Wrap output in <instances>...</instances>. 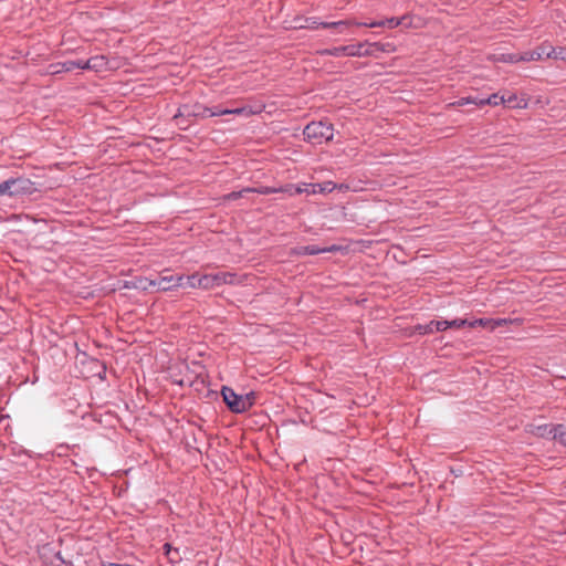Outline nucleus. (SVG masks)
<instances>
[{
  "instance_id": "f257e3e1",
  "label": "nucleus",
  "mask_w": 566,
  "mask_h": 566,
  "mask_svg": "<svg viewBox=\"0 0 566 566\" xmlns=\"http://www.w3.org/2000/svg\"><path fill=\"white\" fill-rule=\"evenodd\" d=\"M227 114H235V115H245L249 116L253 114V112L248 107H238V108H221L219 106L209 108L202 106L200 104L195 105H182L179 107L178 113L174 116L176 124L178 126H184L181 118L184 117H212L219 115Z\"/></svg>"
},
{
  "instance_id": "f03ea898",
  "label": "nucleus",
  "mask_w": 566,
  "mask_h": 566,
  "mask_svg": "<svg viewBox=\"0 0 566 566\" xmlns=\"http://www.w3.org/2000/svg\"><path fill=\"white\" fill-rule=\"evenodd\" d=\"M333 125L325 122H312L304 128L305 139L314 145L327 143L334 136Z\"/></svg>"
},
{
  "instance_id": "7ed1b4c3",
  "label": "nucleus",
  "mask_w": 566,
  "mask_h": 566,
  "mask_svg": "<svg viewBox=\"0 0 566 566\" xmlns=\"http://www.w3.org/2000/svg\"><path fill=\"white\" fill-rule=\"evenodd\" d=\"M34 182L29 178H11L0 184V196L31 195L35 191Z\"/></svg>"
},
{
  "instance_id": "20e7f679",
  "label": "nucleus",
  "mask_w": 566,
  "mask_h": 566,
  "mask_svg": "<svg viewBox=\"0 0 566 566\" xmlns=\"http://www.w3.org/2000/svg\"><path fill=\"white\" fill-rule=\"evenodd\" d=\"M184 275H172L168 270H166L156 279L151 280L153 290L170 291L174 287L184 286Z\"/></svg>"
},
{
  "instance_id": "39448f33",
  "label": "nucleus",
  "mask_w": 566,
  "mask_h": 566,
  "mask_svg": "<svg viewBox=\"0 0 566 566\" xmlns=\"http://www.w3.org/2000/svg\"><path fill=\"white\" fill-rule=\"evenodd\" d=\"M221 395L223 397V401L232 412H243V410H241V402L243 401L241 400V395H237L231 388L226 386L222 387Z\"/></svg>"
},
{
  "instance_id": "423d86ee",
  "label": "nucleus",
  "mask_w": 566,
  "mask_h": 566,
  "mask_svg": "<svg viewBox=\"0 0 566 566\" xmlns=\"http://www.w3.org/2000/svg\"><path fill=\"white\" fill-rule=\"evenodd\" d=\"M311 189L308 188H305V189H302V188H296L295 189V192L296 193H301L303 191L305 192H308V193H326V192H331L335 189L336 185L332 181H326V182H323V184H312L310 185Z\"/></svg>"
},
{
  "instance_id": "0eeeda50",
  "label": "nucleus",
  "mask_w": 566,
  "mask_h": 566,
  "mask_svg": "<svg viewBox=\"0 0 566 566\" xmlns=\"http://www.w3.org/2000/svg\"><path fill=\"white\" fill-rule=\"evenodd\" d=\"M198 284H199V287L205 289V290H209V289H213V287L222 285L219 272L213 273V274H205V275L200 276Z\"/></svg>"
},
{
  "instance_id": "6e6552de",
  "label": "nucleus",
  "mask_w": 566,
  "mask_h": 566,
  "mask_svg": "<svg viewBox=\"0 0 566 566\" xmlns=\"http://www.w3.org/2000/svg\"><path fill=\"white\" fill-rule=\"evenodd\" d=\"M407 19L408 18H390L381 21L363 22V25L368 28L388 27L390 29H395L403 23V21H407Z\"/></svg>"
},
{
  "instance_id": "1a4fd4ad",
  "label": "nucleus",
  "mask_w": 566,
  "mask_h": 566,
  "mask_svg": "<svg viewBox=\"0 0 566 566\" xmlns=\"http://www.w3.org/2000/svg\"><path fill=\"white\" fill-rule=\"evenodd\" d=\"M126 289H135L142 291L153 290V282L147 277H135L132 281L125 282L124 285Z\"/></svg>"
},
{
  "instance_id": "9d476101",
  "label": "nucleus",
  "mask_w": 566,
  "mask_h": 566,
  "mask_svg": "<svg viewBox=\"0 0 566 566\" xmlns=\"http://www.w3.org/2000/svg\"><path fill=\"white\" fill-rule=\"evenodd\" d=\"M107 62L105 56L97 55L88 59L87 61H84V69L85 70H93L95 72L102 71L106 66Z\"/></svg>"
},
{
  "instance_id": "9b49d317",
  "label": "nucleus",
  "mask_w": 566,
  "mask_h": 566,
  "mask_svg": "<svg viewBox=\"0 0 566 566\" xmlns=\"http://www.w3.org/2000/svg\"><path fill=\"white\" fill-rule=\"evenodd\" d=\"M291 253L294 255H316L324 253V250H321V248L316 245H302L292 249Z\"/></svg>"
},
{
  "instance_id": "f8f14e48",
  "label": "nucleus",
  "mask_w": 566,
  "mask_h": 566,
  "mask_svg": "<svg viewBox=\"0 0 566 566\" xmlns=\"http://www.w3.org/2000/svg\"><path fill=\"white\" fill-rule=\"evenodd\" d=\"M321 24H322L323 28L336 29L339 33L344 32V30L347 29L350 25H363V23H358V22H355L353 20L326 22V23H321Z\"/></svg>"
},
{
  "instance_id": "ddd939ff",
  "label": "nucleus",
  "mask_w": 566,
  "mask_h": 566,
  "mask_svg": "<svg viewBox=\"0 0 566 566\" xmlns=\"http://www.w3.org/2000/svg\"><path fill=\"white\" fill-rule=\"evenodd\" d=\"M548 51L545 48H538L531 52H525L521 54V61H538L543 57V55H546Z\"/></svg>"
},
{
  "instance_id": "4468645a",
  "label": "nucleus",
  "mask_w": 566,
  "mask_h": 566,
  "mask_svg": "<svg viewBox=\"0 0 566 566\" xmlns=\"http://www.w3.org/2000/svg\"><path fill=\"white\" fill-rule=\"evenodd\" d=\"M60 65H61V70H56V71H54V73H59L61 71L71 72L75 69H84V61L83 60L65 61V62L61 63Z\"/></svg>"
},
{
  "instance_id": "2eb2a0df",
  "label": "nucleus",
  "mask_w": 566,
  "mask_h": 566,
  "mask_svg": "<svg viewBox=\"0 0 566 566\" xmlns=\"http://www.w3.org/2000/svg\"><path fill=\"white\" fill-rule=\"evenodd\" d=\"M500 104H504V95H500L499 93H494L485 99H479V103H478L479 106H483V105L497 106Z\"/></svg>"
},
{
  "instance_id": "dca6fc26",
  "label": "nucleus",
  "mask_w": 566,
  "mask_h": 566,
  "mask_svg": "<svg viewBox=\"0 0 566 566\" xmlns=\"http://www.w3.org/2000/svg\"><path fill=\"white\" fill-rule=\"evenodd\" d=\"M555 430H556V427H552L548 424H542V426L533 427L531 432H533L534 434H536L538 437H546V436H551V434L554 436Z\"/></svg>"
},
{
  "instance_id": "f3484780",
  "label": "nucleus",
  "mask_w": 566,
  "mask_h": 566,
  "mask_svg": "<svg viewBox=\"0 0 566 566\" xmlns=\"http://www.w3.org/2000/svg\"><path fill=\"white\" fill-rule=\"evenodd\" d=\"M495 62L517 63L521 62V54L507 53L494 56Z\"/></svg>"
},
{
  "instance_id": "a211bd4d",
  "label": "nucleus",
  "mask_w": 566,
  "mask_h": 566,
  "mask_svg": "<svg viewBox=\"0 0 566 566\" xmlns=\"http://www.w3.org/2000/svg\"><path fill=\"white\" fill-rule=\"evenodd\" d=\"M250 190H251V192H256L260 195H271V193H276V192H282V191H289L287 188H273V187H265V186L258 187V188H250Z\"/></svg>"
},
{
  "instance_id": "6ab92c4d",
  "label": "nucleus",
  "mask_w": 566,
  "mask_h": 566,
  "mask_svg": "<svg viewBox=\"0 0 566 566\" xmlns=\"http://www.w3.org/2000/svg\"><path fill=\"white\" fill-rule=\"evenodd\" d=\"M241 400H243L241 403V410L247 411L248 409H250L254 402H255V392L251 391L247 395H241Z\"/></svg>"
},
{
  "instance_id": "aec40b11",
  "label": "nucleus",
  "mask_w": 566,
  "mask_h": 566,
  "mask_svg": "<svg viewBox=\"0 0 566 566\" xmlns=\"http://www.w3.org/2000/svg\"><path fill=\"white\" fill-rule=\"evenodd\" d=\"M554 440L566 447V426L558 424L554 433Z\"/></svg>"
},
{
  "instance_id": "412c9836",
  "label": "nucleus",
  "mask_w": 566,
  "mask_h": 566,
  "mask_svg": "<svg viewBox=\"0 0 566 566\" xmlns=\"http://www.w3.org/2000/svg\"><path fill=\"white\" fill-rule=\"evenodd\" d=\"M221 283L223 284H235L239 282L238 275L231 272H219Z\"/></svg>"
},
{
  "instance_id": "4be33fe9",
  "label": "nucleus",
  "mask_w": 566,
  "mask_h": 566,
  "mask_svg": "<svg viewBox=\"0 0 566 566\" xmlns=\"http://www.w3.org/2000/svg\"><path fill=\"white\" fill-rule=\"evenodd\" d=\"M546 56L566 61V49L559 48L557 50L554 48H549L548 52L546 53Z\"/></svg>"
},
{
  "instance_id": "5701e85b",
  "label": "nucleus",
  "mask_w": 566,
  "mask_h": 566,
  "mask_svg": "<svg viewBox=\"0 0 566 566\" xmlns=\"http://www.w3.org/2000/svg\"><path fill=\"white\" fill-rule=\"evenodd\" d=\"M305 24H298L294 25L295 29H317L318 27H322V22H318L315 18H305L304 19Z\"/></svg>"
},
{
  "instance_id": "b1692460",
  "label": "nucleus",
  "mask_w": 566,
  "mask_h": 566,
  "mask_svg": "<svg viewBox=\"0 0 566 566\" xmlns=\"http://www.w3.org/2000/svg\"><path fill=\"white\" fill-rule=\"evenodd\" d=\"M369 48H374L375 53L377 51H381V52H394L395 51V46L391 43L375 42V43H369Z\"/></svg>"
},
{
  "instance_id": "393cba45",
  "label": "nucleus",
  "mask_w": 566,
  "mask_h": 566,
  "mask_svg": "<svg viewBox=\"0 0 566 566\" xmlns=\"http://www.w3.org/2000/svg\"><path fill=\"white\" fill-rule=\"evenodd\" d=\"M250 192H251L250 188H243L240 191H232V192H230L224 198L227 200H237L239 198H243L247 193H250Z\"/></svg>"
},
{
  "instance_id": "a878e982",
  "label": "nucleus",
  "mask_w": 566,
  "mask_h": 566,
  "mask_svg": "<svg viewBox=\"0 0 566 566\" xmlns=\"http://www.w3.org/2000/svg\"><path fill=\"white\" fill-rule=\"evenodd\" d=\"M199 280H200V276H198L197 274L185 276L184 286L187 285L189 287H199V284H198Z\"/></svg>"
},
{
  "instance_id": "bb28decb",
  "label": "nucleus",
  "mask_w": 566,
  "mask_h": 566,
  "mask_svg": "<svg viewBox=\"0 0 566 566\" xmlns=\"http://www.w3.org/2000/svg\"><path fill=\"white\" fill-rule=\"evenodd\" d=\"M416 329L419 332V334H430L436 331L433 321L426 325H418Z\"/></svg>"
},
{
  "instance_id": "cd10ccee",
  "label": "nucleus",
  "mask_w": 566,
  "mask_h": 566,
  "mask_svg": "<svg viewBox=\"0 0 566 566\" xmlns=\"http://www.w3.org/2000/svg\"><path fill=\"white\" fill-rule=\"evenodd\" d=\"M321 54L323 55H334V56H340L344 55L343 46H337L333 49H325L321 51Z\"/></svg>"
},
{
  "instance_id": "c85d7f7f",
  "label": "nucleus",
  "mask_w": 566,
  "mask_h": 566,
  "mask_svg": "<svg viewBox=\"0 0 566 566\" xmlns=\"http://www.w3.org/2000/svg\"><path fill=\"white\" fill-rule=\"evenodd\" d=\"M504 104H507L510 107H525L526 106V104L521 106L520 103H517L516 95H514V94L510 95L509 97L504 96Z\"/></svg>"
},
{
  "instance_id": "c756f323",
  "label": "nucleus",
  "mask_w": 566,
  "mask_h": 566,
  "mask_svg": "<svg viewBox=\"0 0 566 566\" xmlns=\"http://www.w3.org/2000/svg\"><path fill=\"white\" fill-rule=\"evenodd\" d=\"M478 103H479L478 98L462 97L459 101H457L455 103H453L452 105H457V106H463L465 104H475V105H478Z\"/></svg>"
},
{
  "instance_id": "7c9ffc66",
  "label": "nucleus",
  "mask_w": 566,
  "mask_h": 566,
  "mask_svg": "<svg viewBox=\"0 0 566 566\" xmlns=\"http://www.w3.org/2000/svg\"><path fill=\"white\" fill-rule=\"evenodd\" d=\"M343 52H344V55H346V56H356L357 48L355 44L344 45Z\"/></svg>"
},
{
  "instance_id": "2f4dec72",
  "label": "nucleus",
  "mask_w": 566,
  "mask_h": 566,
  "mask_svg": "<svg viewBox=\"0 0 566 566\" xmlns=\"http://www.w3.org/2000/svg\"><path fill=\"white\" fill-rule=\"evenodd\" d=\"M401 18H408L407 21H403L400 25L403 28H417L418 24L413 22L415 18L412 15L406 14Z\"/></svg>"
},
{
  "instance_id": "473e14b6",
  "label": "nucleus",
  "mask_w": 566,
  "mask_h": 566,
  "mask_svg": "<svg viewBox=\"0 0 566 566\" xmlns=\"http://www.w3.org/2000/svg\"><path fill=\"white\" fill-rule=\"evenodd\" d=\"M471 326H475V325H481V326H484V327H490L492 326V319H484V318H480V319H476L472 323H470Z\"/></svg>"
},
{
  "instance_id": "72a5a7b5",
  "label": "nucleus",
  "mask_w": 566,
  "mask_h": 566,
  "mask_svg": "<svg viewBox=\"0 0 566 566\" xmlns=\"http://www.w3.org/2000/svg\"><path fill=\"white\" fill-rule=\"evenodd\" d=\"M433 324H434V329L437 332L444 331L447 327H449L448 321H433Z\"/></svg>"
},
{
  "instance_id": "f704fd0d",
  "label": "nucleus",
  "mask_w": 566,
  "mask_h": 566,
  "mask_svg": "<svg viewBox=\"0 0 566 566\" xmlns=\"http://www.w3.org/2000/svg\"><path fill=\"white\" fill-rule=\"evenodd\" d=\"M468 322L465 319H454V321L448 322V325H449V327H451V326L460 327V326L465 325Z\"/></svg>"
},
{
  "instance_id": "c9c22d12",
  "label": "nucleus",
  "mask_w": 566,
  "mask_h": 566,
  "mask_svg": "<svg viewBox=\"0 0 566 566\" xmlns=\"http://www.w3.org/2000/svg\"><path fill=\"white\" fill-rule=\"evenodd\" d=\"M366 46L364 48V56H368V55H374L375 54V49L374 48H369V43H365Z\"/></svg>"
},
{
  "instance_id": "e433bc0d",
  "label": "nucleus",
  "mask_w": 566,
  "mask_h": 566,
  "mask_svg": "<svg viewBox=\"0 0 566 566\" xmlns=\"http://www.w3.org/2000/svg\"><path fill=\"white\" fill-rule=\"evenodd\" d=\"M321 250H324V252H337L340 250L339 245L333 244L331 247L321 248Z\"/></svg>"
},
{
  "instance_id": "4c0bfd02",
  "label": "nucleus",
  "mask_w": 566,
  "mask_h": 566,
  "mask_svg": "<svg viewBox=\"0 0 566 566\" xmlns=\"http://www.w3.org/2000/svg\"><path fill=\"white\" fill-rule=\"evenodd\" d=\"M506 323H507L506 319L492 321L491 329H494L496 326H501V325H504Z\"/></svg>"
},
{
  "instance_id": "58836bf2",
  "label": "nucleus",
  "mask_w": 566,
  "mask_h": 566,
  "mask_svg": "<svg viewBox=\"0 0 566 566\" xmlns=\"http://www.w3.org/2000/svg\"><path fill=\"white\" fill-rule=\"evenodd\" d=\"M366 46V44L364 43H359V44H356V48H357V54L356 56H364V48Z\"/></svg>"
},
{
  "instance_id": "ea45409f",
  "label": "nucleus",
  "mask_w": 566,
  "mask_h": 566,
  "mask_svg": "<svg viewBox=\"0 0 566 566\" xmlns=\"http://www.w3.org/2000/svg\"><path fill=\"white\" fill-rule=\"evenodd\" d=\"M168 558L174 562L176 559L179 558V554H178V551L177 549H174L171 553H170V556H168Z\"/></svg>"
},
{
  "instance_id": "a19ab883",
  "label": "nucleus",
  "mask_w": 566,
  "mask_h": 566,
  "mask_svg": "<svg viewBox=\"0 0 566 566\" xmlns=\"http://www.w3.org/2000/svg\"><path fill=\"white\" fill-rule=\"evenodd\" d=\"M164 549L167 556H170V553L174 551L170 544H165Z\"/></svg>"
},
{
  "instance_id": "79ce46f5",
  "label": "nucleus",
  "mask_w": 566,
  "mask_h": 566,
  "mask_svg": "<svg viewBox=\"0 0 566 566\" xmlns=\"http://www.w3.org/2000/svg\"><path fill=\"white\" fill-rule=\"evenodd\" d=\"M304 19H305V18H296V19H295V24H294V25L305 24Z\"/></svg>"
}]
</instances>
